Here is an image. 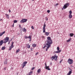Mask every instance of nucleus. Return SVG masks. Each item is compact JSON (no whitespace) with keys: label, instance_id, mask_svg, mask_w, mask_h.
<instances>
[{"label":"nucleus","instance_id":"1","mask_svg":"<svg viewBox=\"0 0 75 75\" xmlns=\"http://www.w3.org/2000/svg\"><path fill=\"white\" fill-rule=\"evenodd\" d=\"M47 40L45 42V44H49L51 45L52 44V40L51 39V38L50 37H48L47 38Z\"/></svg>","mask_w":75,"mask_h":75},{"label":"nucleus","instance_id":"11","mask_svg":"<svg viewBox=\"0 0 75 75\" xmlns=\"http://www.w3.org/2000/svg\"><path fill=\"white\" fill-rule=\"evenodd\" d=\"M49 66H47L46 67H45V69H47V70H49V71H50V68H49Z\"/></svg>","mask_w":75,"mask_h":75},{"label":"nucleus","instance_id":"22","mask_svg":"<svg viewBox=\"0 0 75 75\" xmlns=\"http://www.w3.org/2000/svg\"><path fill=\"white\" fill-rule=\"evenodd\" d=\"M45 34L46 35H48L50 34V33L49 32H45Z\"/></svg>","mask_w":75,"mask_h":75},{"label":"nucleus","instance_id":"8","mask_svg":"<svg viewBox=\"0 0 75 75\" xmlns=\"http://www.w3.org/2000/svg\"><path fill=\"white\" fill-rule=\"evenodd\" d=\"M27 19H23L22 20L20 21V23H24L27 22Z\"/></svg>","mask_w":75,"mask_h":75},{"label":"nucleus","instance_id":"24","mask_svg":"<svg viewBox=\"0 0 75 75\" xmlns=\"http://www.w3.org/2000/svg\"><path fill=\"white\" fill-rule=\"evenodd\" d=\"M19 51H20V49H18V50H16V53H18Z\"/></svg>","mask_w":75,"mask_h":75},{"label":"nucleus","instance_id":"51","mask_svg":"<svg viewBox=\"0 0 75 75\" xmlns=\"http://www.w3.org/2000/svg\"><path fill=\"white\" fill-rule=\"evenodd\" d=\"M1 20H2V19H0V21H1Z\"/></svg>","mask_w":75,"mask_h":75},{"label":"nucleus","instance_id":"42","mask_svg":"<svg viewBox=\"0 0 75 75\" xmlns=\"http://www.w3.org/2000/svg\"><path fill=\"white\" fill-rule=\"evenodd\" d=\"M50 10H48L47 11V13H50Z\"/></svg>","mask_w":75,"mask_h":75},{"label":"nucleus","instance_id":"4","mask_svg":"<svg viewBox=\"0 0 75 75\" xmlns=\"http://www.w3.org/2000/svg\"><path fill=\"white\" fill-rule=\"evenodd\" d=\"M57 58H58V56H56V57L53 56L51 57L52 61H53L54 59L55 61H57Z\"/></svg>","mask_w":75,"mask_h":75},{"label":"nucleus","instance_id":"41","mask_svg":"<svg viewBox=\"0 0 75 75\" xmlns=\"http://www.w3.org/2000/svg\"><path fill=\"white\" fill-rule=\"evenodd\" d=\"M69 69L70 70V71H72V69L70 68H69Z\"/></svg>","mask_w":75,"mask_h":75},{"label":"nucleus","instance_id":"49","mask_svg":"<svg viewBox=\"0 0 75 75\" xmlns=\"http://www.w3.org/2000/svg\"><path fill=\"white\" fill-rule=\"evenodd\" d=\"M12 27H14V23H13V24Z\"/></svg>","mask_w":75,"mask_h":75},{"label":"nucleus","instance_id":"53","mask_svg":"<svg viewBox=\"0 0 75 75\" xmlns=\"http://www.w3.org/2000/svg\"><path fill=\"white\" fill-rule=\"evenodd\" d=\"M11 40H10L9 41H11Z\"/></svg>","mask_w":75,"mask_h":75},{"label":"nucleus","instance_id":"37","mask_svg":"<svg viewBox=\"0 0 75 75\" xmlns=\"http://www.w3.org/2000/svg\"><path fill=\"white\" fill-rule=\"evenodd\" d=\"M2 33V35L3 34H4V33H5V31H4L2 33Z\"/></svg>","mask_w":75,"mask_h":75},{"label":"nucleus","instance_id":"34","mask_svg":"<svg viewBox=\"0 0 75 75\" xmlns=\"http://www.w3.org/2000/svg\"><path fill=\"white\" fill-rule=\"evenodd\" d=\"M30 48V45H29L28 46V48Z\"/></svg>","mask_w":75,"mask_h":75},{"label":"nucleus","instance_id":"2","mask_svg":"<svg viewBox=\"0 0 75 75\" xmlns=\"http://www.w3.org/2000/svg\"><path fill=\"white\" fill-rule=\"evenodd\" d=\"M51 47V45H49L48 44H45V46L44 47H43V48H44L45 47H47V48L46 49V51H48V50L49 48H50V47Z\"/></svg>","mask_w":75,"mask_h":75},{"label":"nucleus","instance_id":"36","mask_svg":"<svg viewBox=\"0 0 75 75\" xmlns=\"http://www.w3.org/2000/svg\"><path fill=\"white\" fill-rule=\"evenodd\" d=\"M31 28H32V29H34V26H32Z\"/></svg>","mask_w":75,"mask_h":75},{"label":"nucleus","instance_id":"40","mask_svg":"<svg viewBox=\"0 0 75 75\" xmlns=\"http://www.w3.org/2000/svg\"><path fill=\"white\" fill-rule=\"evenodd\" d=\"M45 67H47V64H46V62L45 63Z\"/></svg>","mask_w":75,"mask_h":75},{"label":"nucleus","instance_id":"15","mask_svg":"<svg viewBox=\"0 0 75 75\" xmlns=\"http://www.w3.org/2000/svg\"><path fill=\"white\" fill-rule=\"evenodd\" d=\"M33 73V71H31L29 73V74H27V75H31V74Z\"/></svg>","mask_w":75,"mask_h":75},{"label":"nucleus","instance_id":"5","mask_svg":"<svg viewBox=\"0 0 75 75\" xmlns=\"http://www.w3.org/2000/svg\"><path fill=\"white\" fill-rule=\"evenodd\" d=\"M68 62L69 64L71 65V64H73V60L70 58L68 59Z\"/></svg>","mask_w":75,"mask_h":75},{"label":"nucleus","instance_id":"3","mask_svg":"<svg viewBox=\"0 0 75 75\" xmlns=\"http://www.w3.org/2000/svg\"><path fill=\"white\" fill-rule=\"evenodd\" d=\"M69 6V3H67L64 5L63 7L62 8V10H63L66 9V8H67V7H68Z\"/></svg>","mask_w":75,"mask_h":75},{"label":"nucleus","instance_id":"43","mask_svg":"<svg viewBox=\"0 0 75 75\" xmlns=\"http://www.w3.org/2000/svg\"><path fill=\"white\" fill-rule=\"evenodd\" d=\"M38 54V52H37V53H36V54H35V55H37V54Z\"/></svg>","mask_w":75,"mask_h":75},{"label":"nucleus","instance_id":"48","mask_svg":"<svg viewBox=\"0 0 75 75\" xmlns=\"http://www.w3.org/2000/svg\"><path fill=\"white\" fill-rule=\"evenodd\" d=\"M31 41V39H30L29 40V41L30 42Z\"/></svg>","mask_w":75,"mask_h":75},{"label":"nucleus","instance_id":"46","mask_svg":"<svg viewBox=\"0 0 75 75\" xmlns=\"http://www.w3.org/2000/svg\"><path fill=\"white\" fill-rule=\"evenodd\" d=\"M19 26L20 28H21V25H19Z\"/></svg>","mask_w":75,"mask_h":75},{"label":"nucleus","instance_id":"27","mask_svg":"<svg viewBox=\"0 0 75 75\" xmlns=\"http://www.w3.org/2000/svg\"><path fill=\"white\" fill-rule=\"evenodd\" d=\"M28 38L29 39H31V37L30 35L29 37H28Z\"/></svg>","mask_w":75,"mask_h":75},{"label":"nucleus","instance_id":"23","mask_svg":"<svg viewBox=\"0 0 75 75\" xmlns=\"http://www.w3.org/2000/svg\"><path fill=\"white\" fill-rule=\"evenodd\" d=\"M71 38H70L67 41V42H69V41H71Z\"/></svg>","mask_w":75,"mask_h":75},{"label":"nucleus","instance_id":"32","mask_svg":"<svg viewBox=\"0 0 75 75\" xmlns=\"http://www.w3.org/2000/svg\"><path fill=\"white\" fill-rule=\"evenodd\" d=\"M25 39L28 38V37H27V36H25Z\"/></svg>","mask_w":75,"mask_h":75},{"label":"nucleus","instance_id":"10","mask_svg":"<svg viewBox=\"0 0 75 75\" xmlns=\"http://www.w3.org/2000/svg\"><path fill=\"white\" fill-rule=\"evenodd\" d=\"M3 43H4V42H3V40H1L0 41V46H1V45H2Z\"/></svg>","mask_w":75,"mask_h":75},{"label":"nucleus","instance_id":"44","mask_svg":"<svg viewBox=\"0 0 75 75\" xmlns=\"http://www.w3.org/2000/svg\"><path fill=\"white\" fill-rule=\"evenodd\" d=\"M62 60H61L60 61V63L61 64V62H62Z\"/></svg>","mask_w":75,"mask_h":75},{"label":"nucleus","instance_id":"45","mask_svg":"<svg viewBox=\"0 0 75 75\" xmlns=\"http://www.w3.org/2000/svg\"><path fill=\"white\" fill-rule=\"evenodd\" d=\"M4 70H6V67H5V68H4Z\"/></svg>","mask_w":75,"mask_h":75},{"label":"nucleus","instance_id":"26","mask_svg":"<svg viewBox=\"0 0 75 75\" xmlns=\"http://www.w3.org/2000/svg\"><path fill=\"white\" fill-rule=\"evenodd\" d=\"M5 48H6V47H5L4 46L2 48V50H4V49H5Z\"/></svg>","mask_w":75,"mask_h":75},{"label":"nucleus","instance_id":"47","mask_svg":"<svg viewBox=\"0 0 75 75\" xmlns=\"http://www.w3.org/2000/svg\"><path fill=\"white\" fill-rule=\"evenodd\" d=\"M9 13H10V12H11V11L10 9L9 10Z\"/></svg>","mask_w":75,"mask_h":75},{"label":"nucleus","instance_id":"31","mask_svg":"<svg viewBox=\"0 0 75 75\" xmlns=\"http://www.w3.org/2000/svg\"><path fill=\"white\" fill-rule=\"evenodd\" d=\"M69 14H72V11H69Z\"/></svg>","mask_w":75,"mask_h":75},{"label":"nucleus","instance_id":"19","mask_svg":"<svg viewBox=\"0 0 75 75\" xmlns=\"http://www.w3.org/2000/svg\"><path fill=\"white\" fill-rule=\"evenodd\" d=\"M32 45L33 47H35L37 46V45L36 44H32Z\"/></svg>","mask_w":75,"mask_h":75},{"label":"nucleus","instance_id":"17","mask_svg":"<svg viewBox=\"0 0 75 75\" xmlns=\"http://www.w3.org/2000/svg\"><path fill=\"white\" fill-rule=\"evenodd\" d=\"M72 15L71 14H69V17L70 18H72Z\"/></svg>","mask_w":75,"mask_h":75},{"label":"nucleus","instance_id":"39","mask_svg":"<svg viewBox=\"0 0 75 75\" xmlns=\"http://www.w3.org/2000/svg\"><path fill=\"white\" fill-rule=\"evenodd\" d=\"M48 18H47V17H46V19H45L46 21H47L48 20Z\"/></svg>","mask_w":75,"mask_h":75},{"label":"nucleus","instance_id":"28","mask_svg":"<svg viewBox=\"0 0 75 75\" xmlns=\"http://www.w3.org/2000/svg\"><path fill=\"white\" fill-rule=\"evenodd\" d=\"M13 47H9V51H10V50H11V48H12Z\"/></svg>","mask_w":75,"mask_h":75},{"label":"nucleus","instance_id":"35","mask_svg":"<svg viewBox=\"0 0 75 75\" xmlns=\"http://www.w3.org/2000/svg\"><path fill=\"white\" fill-rule=\"evenodd\" d=\"M34 69H35V67H33L32 68V70L33 71V70H34Z\"/></svg>","mask_w":75,"mask_h":75},{"label":"nucleus","instance_id":"20","mask_svg":"<svg viewBox=\"0 0 75 75\" xmlns=\"http://www.w3.org/2000/svg\"><path fill=\"white\" fill-rule=\"evenodd\" d=\"M5 15L7 18H8V19L9 18V16L7 14H6Z\"/></svg>","mask_w":75,"mask_h":75},{"label":"nucleus","instance_id":"38","mask_svg":"<svg viewBox=\"0 0 75 75\" xmlns=\"http://www.w3.org/2000/svg\"><path fill=\"white\" fill-rule=\"evenodd\" d=\"M2 35H3V34L1 33H0V37H1V36H2Z\"/></svg>","mask_w":75,"mask_h":75},{"label":"nucleus","instance_id":"54","mask_svg":"<svg viewBox=\"0 0 75 75\" xmlns=\"http://www.w3.org/2000/svg\"><path fill=\"white\" fill-rule=\"evenodd\" d=\"M32 1H34V0H32Z\"/></svg>","mask_w":75,"mask_h":75},{"label":"nucleus","instance_id":"18","mask_svg":"<svg viewBox=\"0 0 75 75\" xmlns=\"http://www.w3.org/2000/svg\"><path fill=\"white\" fill-rule=\"evenodd\" d=\"M26 29L25 28H23V31L24 32H26Z\"/></svg>","mask_w":75,"mask_h":75},{"label":"nucleus","instance_id":"21","mask_svg":"<svg viewBox=\"0 0 75 75\" xmlns=\"http://www.w3.org/2000/svg\"><path fill=\"white\" fill-rule=\"evenodd\" d=\"M74 34L72 33H71L70 34V36L71 37H72L73 36H74Z\"/></svg>","mask_w":75,"mask_h":75},{"label":"nucleus","instance_id":"6","mask_svg":"<svg viewBox=\"0 0 75 75\" xmlns=\"http://www.w3.org/2000/svg\"><path fill=\"white\" fill-rule=\"evenodd\" d=\"M27 64V62L25 61L23 62V64H21L22 66H23L22 67V68H24V67H25V65H26V64Z\"/></svg>","mask_w":75,"mask_h":75},{"label":"nucleus","instance_id":"57","mask_svg":"<svg viewBox=\"0 0 75 75\" xmlns=\"http://www.w3.org/2000/svg\"><path fill=\"white\" fill-rule=\"evenodd\" d=\"M28 45H29V44H28Z\"/></svg>","mask_w":75,"mask_h":75},{"label":"nucleus","instance_id":"13","mask_svg":"<svg viewBox=\"0 0 75 75\" xmlns=\"http://www.w3.org/2000/svg\"><path fill=\"white\" fill-rule=\"evenodd\" d=\"M4 64L5 65H6V64H7V59H6V61H5L4 62Z\"/></svg>","mask_w":75,"mask_h":75},{"label":"nucleus","instance_id":"16","mask_svg":"<svg viewBox=\"0 0 75 75\" xmlns=\"http://www.w3.org/2000/svg\"><path fill=\"white\" fill-rule=\"evenodd\" d=\"M40 72H41V69H40L38 70H37L38 73H40Z\"/></svg>","mask_w":75,"mask_h":75},{"label":"nucleus","instance_id":"25","mask_svg":"<svg viewBox=\"0 0 75 75\" xmlns=\"http://www.w3.org/2000/svg\"><path fill=\"white\" fill-rule=\"evenodd\" d=\"M13 43H14V42H12V44L11 45V47H12V48H13L14 47V46H13Z\"/></svg>","mask_w":75,"mask_h":75},{"label":"nucleus","instance_id":"12","mask_svg":"<svg viewBox=\"0 0 75 75\" xmlns=\"http://www.w3.org/2000/svg\"><path fill=\"white\" fill-rule=\"evenodd\" d=\"M60 52H61V50H57V51L54 52L55 53H59Z\"/></svg>","mask_w":75,"mask_h":75},{"label":"nucleus","instance_id":"52","mask_svg":"<svg viewBox=\"0 0 75 75\" xmlns=\"http://www.w3.org/2000/svg\"><path fill=\"white\" fill-rule=\"evenodd\" d=\"M31 50H33V48H31Z\"/></svg>","mask_w":75,"mask_h":75},{"label":"nucleus","instance_id":"30","mask_svg":"<svg viewBox=\"0 0 75 75\" xmlns=\"http://www.w3.org/2000/svg\"><path fill=\"white\" fill-rule=\"evenodd\" d=\"M58 5V4H56L54 5V6L55 7H57Z\"/></svg>","mask_w":75,"mask_h":75},{"label":"nucleus","instance_id":"55","mask_svg":"<svg viewBox=\"0 0 75 75\" xmlns=\"http://www.w3.org/2000/svg\"><path fill=\"white\" fill-rule=\"evenodd\" d=\"M74 37H75V35H74Z\"/></svg>","mask_w":75,"mask_h":75},{"label":"nucleus","instance_id":"29","mask_svg":"<svg viewBox=\"0 0 75 75\" xmlns=\"http://www.w3.org/2000/svg\"><path fill=\"white\" fill-rule=\"evenodd\" d=\"M14 23H17V20H15L14 21Z\"/></svg>","mask_w":75,"mask_h":75},{"label":"nucleus","instance_id":"50","mask_svg":"<svg viewBox=\"0 0 75 75\" xmlns=\"http://www.w3.org/2000/svg\"><path fill=\"white\" fill-rule=\"evenodd\" d=\"M10 42H9L8 43V44H10Z\"/></svg>","mask_w":75,"mask_h":75},{"label":"nucleus","instance_id":"33","mask_svg":"<svg viewBox=\"0 0 75 75\" xmlns=\"http://www.w3.org/2000/svg\"><path fill=\"white\" fill-rule=\"evenodd\" d=\"M57 50H58V51H59V47H58L57 48Z\"/></svg>","mask_w":75,"mask_h":75},{"label":"nucleus","instance_id":"14","mask_svg":"<svg viewBox=\"0 0 75 75\" xmlns=\"http://www.w3.org/2000/svg\"><path fill=\"white\" fill-rule=\"evenodd\" d=\"M72 73L71 71H69L68 73L67 74V75H70V74Z\"/></svg>","mask_w":75,"mask_h":75},{"label":"nucleus","instance_id":"7","mask_svg":"<svg viewBox=\"0 0 75 75\" xmlns=\"http://www.w3.org/2000/svg\"><path fill=\"white\" fill-rule=\"evenodd\" d=\"M45 27H46V25H45V22L44 23V25H43V33H45Z\"/></svg>","mask_w":75,"mask_h":75},{"label":"nucleus","instance_id":"56","mask_svg":"<svg viewBox=\"0 0 75 75\" xmlns=\"http://www.w3.org/2000/svg\"><path fill=\"white\" fill-rule=\"evenodd\" d=\"M52 64V63H51V64Z\"/></svg>","mask_w":75,"mask_h":75},{"label":"nucleus","instance_id":"9","mask_svg":"<svg viewBox=\"0 0 75 75\" xmlns=\"http://www.w3.org/2000/svg\"><path fill=\"white\" fill-rule=\"evenodd\" d=\"M4 43H6L7 42H8L9 40V38L8 37H6L5 38V39H4Z\"/></svg>","mask_w":75,"mask_h":75}]
</instances>
